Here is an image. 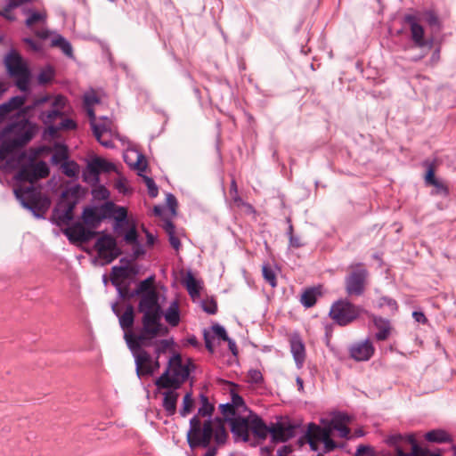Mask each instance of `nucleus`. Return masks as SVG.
<instances>
[{
    "instance_id": "13",
    "label": "nucleus",
    "mask_w": 456,
    "mask_h": 456,
    "mask_svg": "<svg viewBox=\"0 0 456 456\" xmlns=\"http://www.w3.org/2000/svg\"><path fill=\"white\" fill-rule=\"evenodd\" d=\"M353 271L346 277V291L349 296H362L365 290L368 270L362 263L352 265Z\"/></svg>"
},
{
    "instance_id": "61",
    "label": "nucleus",
    "mask_w": 456,
    "mask_h": 456,
    "mask_svg": "<svg viewBox=\"0 0 456 456\" xmlns=\"http://www.w3.org/2000/svg\"><path fill=\"white\" fill-rule=\"evenodd\" d=\"M203 336H204V341H205L206 348L208 350V352L213 353L214 352V346H213L212 339L210 338L209 333L205 330Z\"/></svg>"
},
{
    "instance_id": "59",
    "label": "nucleus",
    "mask_w": 456,
    "mask_h": 456,
    "mask_svg": "<svg viewBox=\"0 0 456 456\" xmlns=\"http://www.w3.org/2000/svg\"><path fill=\"white\" fill-rule=\"evenodd\" d=\"M68 157H67V154L65 151H57L55 152L52 158H51V160L53 164H58L60 161L61 160H64L66 159Z\"/></svg>"
},
{
    "instance_id": "54",
    "label": "nucleus",
    "mask_w": 456,
    "mask_h": 456,
    "mask_svg": "<svg viewBox=\"0 0 456 456\" xmlns=\"http://www.w3.org/2000/svg\"><path fill=\"white\" fill-rule=\"evenodd\" d=\"M91 126L94 135L95 136L97 141H100V138H102V134L107 131L106 127L102 125H97L95 124V122H92Z\"/></svg>"
},
{
    "instance_id": "44",
    "label": "nucleus",
    "mask_w": 456,
    "mask_h": 456,
    "mask_svg": "<svg viewBox=\"0 0 456 456\" xmlns=\"http://www.w3.org/2000/svg\"><path fill=\"white\" fill-rule=\"evenodd\" d=\"M424 20L430 26V27H440V21L436 15V13L434 11L428 10L423 12Z\"/></svg>"
},
{
    "instance_id": "37",
    "label": "nucleus",
    "mask_w": 456,
    "mask_h": 456,
    "mask_svg": "<svg viewBox=\"0 0 456 456\" xmlns=\"http://www.w3.org/2000/svg\"><path fill=\"white\" fill-rule=\"evenodd\" d=\"M129 276V268L128 266H118L115 265L111 268V278L110 281L112 285H118V279L123 278L126 279Z\"/></svg>"
},
{
    "instance_id": "8",
    "label": "nucleus",
    "mask_w": 456,
    "mask_h": 456,
    "mask_svg": "<svg viewBox=\"0 0 456 456\" xmlns=\"http://www.w3.org/2000/svg\"><path fill=\"white\" fill-rule=\"evenodd\" d=\"M4 65L8 74L15 78L16 86L21 92H27L31 73L21 55L12 49L4 57Z\"/></svg>"
},
{
    "instance_id": "7",
    "label": "nucleus",
    "mask_w": 456,
    "mask_h": 456,
    "mask_svg": "<svg viewBox=\"0 0 456 456\" xmlns=\"http://www.w3.org/2000/svg\"><path fill=\"white\" fill-rule=\"evenodd\" d=\"M193 364L188 359L183 362L181 355L176 354L168 360L167 368L157 379L155 384L159 388L178 389L189 378Z\"/></svg>"
},
{
    "instance_id": "60",
    "label": "nucleus",
    "mask_w": 456,
    "mask_h": 456,
    "mask_svg": "<svg viewBox=\"0 0 456 456\" xmlns=\"http://www.w3.org/2000/svg\"><path fill=\"white\" fill-rule=\"evenodd\" d=\"M115 188L122 193H126L127 191V187L126 184V179L119 178L115 182Z\"/></svg>"
},
{
    "instance_id": "38",
    "label": "nucleus",
    "mask_w": 456,
    "mask_h": 456,
    "mask_svg": "<svg viewBox=\"0 0 456 456\" xmlns=\"http://www.w3.org/2000/svg\"><path fill=\"white\" fill-rule=\"evenodd\" d=\"M62 173L70 178L77 176L79 167L75 161H64L61 167Z\"/></svg>"
},
{
    "instance_id": "43",
    "label": "nucleus",
    "mask_w": 456,
    "mask_h": 456,
    "mask_svg": "<svg viewBox=\"0 0 456 456\" xmlns=\"http://www.w3.org/2000/svg\"><path fill=\"white\" fill-rule=\"evenodd\" d=\"M54 76L53 69L51 67H46L42 69L37 75V81L41 85L50 82Z\"/></svg>"
},
{
    "instance_id": "9",
    "label": "nucleus",
    "mask_w": 456,
    "mask_h": 456,
    "mask_svg": "<svg viewBox=\"0 0 456 456\" xmlns=\"http://www.w3.org/2000/svg\"><path fill=\"white\" fill-rule=\"evenodd\" d=\"M79 185L69 188L61 194V200L53 210L52 221L58 226L73 220V210L78 201Z\"/></svg>"
},
{
    "instance_id": "14",
    "label": "nucleus",
    "mask_w": 456,
    "mask_h": 456,
    "mask_svg": "<svg viewBox=\"0 0 456 456\" xmlns=\"http://www.w3.org/2000/svg\"><path fill=\"white\" fill-rule=\"evenodd\" d=\"M37 131V125L31 123L26 118L12 122L6 126L0 133V137L9 135L16 140H22L26 134L29 135V142L32 140Z\"/></svg>"
},
{
    "instance_id": "62",
    "label": "nucleus",
    "mask_w": 456,
    "mask_h": 456,
    "mask_svg": "<svg viewBox=\"0 0 456 456\" xmlns=\"http://www.w3.org/2000/svg\"><path fill=\"white\" fill-rule=\"evenodd\" d=\"M168 240H169V243L170 245L176 250L179 249L180 246H181V242H180V240L175 236V233L174 234H170L168 236Z\"/></svg>"
},
{
    "instance_id": "31",
    "label": "nucleus",
    "mask_w": 456,
    "mask_h": 456,
    "mask_svg": "<svg viewBox=\"0 0 456 456\" xmlns=\"http://www.w3.org/2000/svg\"><path fill=\"white\" fill-rule=\"evenodd\" d=\"M119 325L121 329L125 331H132L131 328L134 325V311L132 305H127L125 312L118 316Z\"/></svg>"
},
{
    "instance_id": "58",
    "label": "nucleus",
    "mask_w": 456,
    "mask_h": 456,
    "mask_svg": "<svg viewBox=\"0 0 456 456\" xmlns=\"http://www.w3.org/2000/svg\"><path fill=\"white\" fill-rule=\"evenodd\" d=\"M289 247L298 248L303 247L305 244L301 241L300 237L296 235H291L289 239Z\"/></svg>"
},
{
    "instance_id": "19",
    "label": "nucleus",
    "mask_w": 456,
    "mask_h": 456,
    "mask_svg": "<svg viewBox=\"0 0 456 456\" xmlns=\"http://www.w3.org/2000/svg\"><path fill=\"white\" fill-rule=\"evenodd\" d=\"M231 431L235 441H248L250 430V415L247 418L237 417L230 419Z\"/></svg>"
},
{
    "instance_id": "24",
    "label": "nucleus",
    "mask_w": 456,
    "mask_h": 456,
    "mask_svg": "<svg viewBox=\"0 0 456 456\" xmlns=\"http://www.w3.org/2000/svg\"><path fill=\"white\" fill-rule=\"evenodd\" d=\"M290 352L297 369H301L305 361V346L299 335H294L289 340Z\"/></svg>"
},
{
    "instance_id": "45",
    "label": "nucleus",
    "mask_w": 456,
    "mask_h": 456,
    "mask_svg": "<svg viewBox=\"0 0 456 456\" xmlns=\"http://www.w3.org/2000/svg\"><path fill=\"white\" fill-rule=\"evenodd\" d=\"M117 289L118 297L122 299H130L135 296L136 294H134V290H130L128 285L122 286L120 283H118V285H114Z\"/></svg>"
},
{
    "instance_id": "48",
    "label": "nucleus",
    "mask_w": 456,
    "mask_h": 456,
    "mask_svg": "<svg viewBox=\"0 0 456 456\" xmlns=\"http://www.w3.org/2000/svg\"><path fill=\"white\" fill-rule=\"evenodd\" d=\"M144 181H145L146 186L148 188V193H149L150 197H151V198L157 197L158 193H159V189H158V186L156 185L154 180L151 177L145 176Z\"/></svg>"
},
{
    "instance_id": "2",
    "label": "nucleus",
    "mask_w": 456,
    "mask_h": 456,
    "mask_svg": "<svg viewBox=\"0 0 456 456\" xmlns=\"http://www.w3.org/2000/svg\"><path fill=\"white\" fill-rule=\"evenodd\" d=\"M228 433L224 421L220 418L214 419H208L202 424L197 416L190 419V428L187 432V442L190 448L196 447L207 448L204 456H216L217 448L210 446V442L214 438L216 445H223L226 443Z\"/></svg>"
},
{
    "instance_id": "34",
    "label": "nucleus",
    "mask_w": 456,
    "mask_h": 456,
    "mask_svg": "<svg viewBox=\"0 0 456 456\" xmlns=\"http://www.w3.org/2000/svg\"><path fill=\"white\" fill-rule=\"evenodd\" d=\"M425 437L428 442H433V443L451 442L450 435L442 429L431 430L426 434Z\"/></svg>"
},
{
    "instance_id": "52",
    "label": "nucleus",
    "mask_w": 456,
    "mask_h": 456,
    "mask_svg": "<svg viewBox=\"0 0 456 456\" xmlns=\"http://www.w3.org/2000/svg\"><path fill=\"white\" fill-rule=\"evenodd\" d=\"M221 413L225 417L229 418L230 416L235 415V408L233 404L224 403L220 405Z\"/></svg>"
},
{
    "instance_id": "39",
    "label": "nucleus",
    "mask_w": 456,
    "mask_h": 456,
    "mask_svg": "<svg viewBox=\"0 0 456 456\" xmlns=\"http://www.w3.org/2000/svg\"><path fill=\"white\" fill-rule=\"evenodd\" d=\"M194 408V400L191 393H186L183 396V406L180 410V415L182 417H186L190 414Z\"/></svg>"
},
{
    "instance_id": "64",
    "label": "nucleus",
    "mask_w": 456,
    "mask_h": 456,
    "mask_svg": "<svg viewBox=\"0 0 456 456\" xmlns=\"http://www.w3.org/2000/svg\"><path fill=\"white\" fill-rule=\"evenodd\" d=\"M412 316L415 319V321L418 322L426 323L428 322L427 317L425 316V314L422 312L415 311L412 313Z\"/></svg>"
},
{
    "instance_id": "22",
    "label": "nucleus",
    "mask_w": 456,
    "mask_h": 456,
    "mask_svg": "<svg viewBox=\"0 0 456 456\" xmlns=\"http://www.w3.org/2000/svg\"><path fill=\"white\" fill-rule=\"evenodd\" d=\"M1 138L2 142L0 143V160H4L8 155L12 153L15 150L21 148L29 142L28 134H26L20 141L13 139L9 135Z\"/></svg>"
},
{
    "instance_id": "47",
    "label": "nucleus",
    "mask_w": 456,
    "mask_h": 456,
    "mask_svg": "<svg viewBox=\"0 0 456 456\" xmlns=\"http://www.w3.org/2000/svg\"><path fill=\"white\" fill-rule=\"evenodd\" d=\"M379 307L387 306L392 313H395L398 309L397 302L388 297H382L379 302Z\"/></svg>"
},
{
    "instance_id": "35",
    "label": "nucleus",
    "mask_w": 456,
    "mask_h": 456,
    "mask_svg": "<svg viewBox=\"0 0 456 456\" xmlns=\"http://www.w3.org/2000/svg\"><path fill=\"white\" fill-rule=\"evenodd\" d=\"M30 162L33 167V175H35L34 179H36V181L48 176L50 170L47 164L45 161L40 160L35 163L33 162V160H30Z\"/></svg>"
},
{
    "instance_id": "63",
    "label": "nucleus",
    "mask_w": 456,
    "mask_h": 456,
    "mask_svg": "<svg viewBox=\"0 0 456 456\" xmlns=\"http://www.w3.org/2000/svg\"><path fill=\"white\" fill-rule=\"evenodd\" d=\"M34 33L37 37L41 39H46L52 34V32L47 28L35 30Z\"/></svg>"
},
{
    "instance_id": "23",
    "label": "nucleus",
    "mask_w": 456,
    "mask_h": 456,
    "mask_svg": "<svg viewBox=\"0 0 456 456\" xmlns=\"http://www.w3.org/2000/svg\"><path fill=\"white\" fill-rule=\"evenodd\" d=\"M270 436L274 442H286L294 436V427L283 422L271 424Z\"/></svg>"
},
{
    "instance_id": "6",
    "label": "nucleus",
    "mask_w": 456,
    "mask_h": 456,
    "mask_svg": "<svg viewBox=\"0 0 456 456\" xmlns=\"http://www.w3.org/2000/svg\"><path fill=\"white\" fill-rule=\"evenodd\" d=\"M105 218H107L105 204L101 208L86 207L83 210L82 219L88 228L81 223H76L65 228L63 233L70 242H88L98 234L94 230L98 228Z\"/></svg>"
},
{
    "instance_id": "21",
    "label": "nucleus",
    "mask_w": 456,
    "mask_h": 456,
    "mask_svg": "<svg viewBox=\"0 0 456 456\" xmlns=\"http://www.w3.org/2000/svg\"><path fill=\"white\" fill-rule=\"evenodd\" d=\"M374 330V339L377 341H385L388 339L392 333V325L389 320L381 316H371Z\"/></svg>"
},
{
    "instance_id": "1",
    "label": "nucleus",
    "mask_w": 456,
    "mask_h": 456,
    "mask_svg": "<svg viewBox=\"0 0 456 456\" xmlns=\"http://www.w3.org/2000/svg\"><path fill=\"white\" fill-rule=\"evenodd\" d=\"M352 417L347 413L335 412L331 419L324 424L323 427L314 423H310L304 436L305 442L309 444L312 451H321L322 452H330L339 447L332 439V432L338 431V436L348 439L350 437V428L347 424L351 423Z\"/></svg>"
},
{
    "instance_id": "20",
    "label": "nucleus",
    "mask_w": 456,
    "mask_h": 456,
    "mask_svg": "<svg viewBox=\"0 0 456 456\" xmlns=\"http://www.w3.org/2000/svg\"><path fill=\"white\" fill-rule=\"evenodd\" d=\"M423 165L427 167L425 175V183L435 187L434 194L447 196L449 194L448 187L439 179L435 177L434 163L429 160H425Z\"/></svg>"
},
{
    "instance_id": "26",
    "label": "nucleus",
    "mask_w": 456,
    "mask_h": 456,
    "mask_svg": "<svg viewBox=\"0 0 456 456\" xmlns=\"http://www.w3.org/2000/svg\"><path fill=\"white\" fill-rule=\"evenodd\" d=\"M405 22L410 26L411 39L419 47H423L426 43L424 40V28L419 23L418 18L413 14H407L404 17Z\"/></svg>"
},
{
    "instance_id": "32",
    "label": "nucleus",
    "mask_w": 456,
    "mask_h": 456,
    "mask_svg": "<svg viewBox=\"0 0 456 456\" xmlns=\"http://www.w3.org/2000/svg\"><path fill=\"white\" fill-rule=\"evenodd\" d=\"M24 13L28 15L25 25L30 29H32L36 23L45 24L46 22L47 14L45 11L36 12L32 9H28L24 11Z\"/></svg>"
},
{
    "instance_id": "4",
    "label": "nucleus",
    "mask_w": 456,
    "mask_h": 456,
    "mask_svg": "<svg viewBox=\"0 0 456 456\" xmlns=\"http://www.w3.org/2000/svg\"><path fill=\"white\" fill-rule=\"evenodd\" d=\"M33 167L29 161L26 165H22L19 171L15 174L14 179L19 183L28 182L30 183L28 186H15L13 189L16 199L20 201L21 206L31 211L32 214L37 217H43L44 213L50 205V200L47 197L44 196L38 188H36L33 183L36 181L32 171Z\"/></svg>"
},
{
    "instance_id": "25",
    "label": "nucleus",
    "mask_w": 456,
    "mask_h": 456,
    "mask_svg": "<svg viewBox=\"0 0 456 456\" xmlns=\"http://www.w3.org/2000/svg\"><path fill=\"white\" fill-rule=\"evenodd\" d=\"M124 240L126 244L133 246V255L135 258L143 256L145 250L143 246L138 240V232L136 230V224L134 220L131 219V226L124 233Z\"/></svg>"
},
{
    "instance_id": "5",
    "label": "nucleus",
    "mask_w": 456,
    "mask_h": 456,
    "mask_svg": "<svg viewBox=\"0 0 456 456\" xmlns=\"http://www.w3.org/2000/svg\"><path fill=\"white\" fill-rule=\"evenodd\" d=\"M153 277L151 276L139 282L134 294L140 296L138 311L142 314V325L149 331L150 324H162V309L159 305V294L152 287Z\"/></svg>"
},
{
    "instance_id": "51",
    "label": "nucleus",
    "mask_w": 456,
    "mask_h": 456,
    "mask_svg": "<svg viewBox=\"0 0 456 456\" xmlns=\"http://www.w3.org/2000/svg\"><path fill=\"white\" fill-rule=\"evenodd\" d=\"M61 130H74L77 128V123L71 118H64L59 124Z\"/></svg>"
},
{
    "instance_id": "18",
    "label": "nucleus",
    "mask_w": 456,
    "mask_h": 456,
    "mask_svg": "<svg viewBox=\"0 0 456 456\" xmlns=\"http://www.w3.org/2000/svg\"><path fill=\"white\" fill-rule=\"evenodd\" d=\"M115 170V166L111 162H109L102 158L93 159L86 166V169L84 172V180H88V175H91L94 181L99 180V175L101 172H110Z\"/></svg>"
},
{
    "instance_id": "46",
    "label": "nucleus",
    "mask_w": 456,
    "mask_h": 456,
    "mask_svg": "<svg viewBox=\"0 0 456 456\" xmlns=\"http://www.w3.org/2000/svg\"><path fill=\"white\" fill-rule=\"evenodd\" d=\"M26 102V97L23 95H16L12 96L9 101H7V104L12 111L19 110Z\"/></svg>"
},
{
    "instance_id": "56",
    "label": "nucleus",
    "mask_w": 456,
    "mask_h": 456,
    "mask_svg": "<svg viewBox=\"0 0 456 456\" xmlns=\"http://www.w3.org/2000/svg\"><path fill=\"white\" fill-rule=\"evenodd\" d=\"M202 306L203 310L209 314H215L217 312L216 303L213 300L209 302H203Z\"/></svg>"
},
{
    "instance_id": "42",
    "label": "nucleus",
    "mask_w": 456,
    "mask_h": 456,
    "mask_svg": "<svg viewBox=\"0 0 456 456\" xmlns=\"http://www.w3.org/2000/svg\"><path fill=\"white\" fill-rule=\"evenodd\" d=\"M262 273L265 280L273 287H276L277 281H276V275L273 272V270L268 265H265L262 268Z\"/></svg>"
},
{
    "instance_id": "36",
    "label": "nucleus",
    "mask_w": 456,
    "mask_h": 456,
    "mask_svg": "<svg viewBox=\"0 0 456 456\" xmlns=\"http://www.w3.org/2000/svg\"><path fill=\"white\" fill-rule=\"evenodd\" d=\"M200 398L201 405L198 409L197 418L199 419V416L210 418L214 411L213 404L209 403L208 396L203 394H200Z\"/></svg>"
},
{
    "instance_id": "15",
    "label": "nucleus",
    "mask_w": 456,
    "mask_h": 456,
    "mask_svg": "<svg viewBox=\"0 0 456 456\" xmlns=\"http://www.w3.org/2000/svg\"><path fill=\"white\" fill-rule=\"evenodd\" d=\"M94 247L98 251L99 257L104 259L106 264L111 263L122 253L118 247L116 239L110 234L99 237Z\"/></svg>"
},
{
    "instance_id": "16",
    "label": "nucleus",
    "mask_w": 456,
    "mask_h": 456,
    "mask_svg": "<svg viewBox=\"0 0 456 456\" xmlns=\"http://www.w3.org/2000/svg\"><path fill=\"white\" fill-rule=\"evenodd\" d=\"M105 211L107 217L111 216L114 219L113 230L118 235H124L125 228L126 231L131 226V221L127 218V210L125 207L116 206L112 202L105 203Z\"/></svg>"
},
{
    "instance_id": "29",
    "label": "nucleus",
    "mask_w": 456,
    "mask_h": 456,
    "mask_svg": "<svg viewBox=\"0 0 456 456\" xmlns=\"http://www.w3.org/2000/svg\"><path fill=\"white\" fill-rule=\"evenodd\" d=\"M162 316H164L166 322L171 327H176L180 322V310L178 302L176 300L171 302L165 313L162 312Z\"/></svg>"
},
{
    "instance_id": "30",
    "label": "nucleus",
    "mask_w": 456,
    "mask_h": 456,
    "mask_svg": "<svg viewBox=\"0 0 456 456\" xmlns=\"http://www.w3.org/2000/svg\"><path fill=\"white\" fill-rule=\"evenodd\" d=\"M51 46L58 47L69 58L73 59V48L71 44L61 35L56 34L52 38Z\"/></svg>"
},
{
    "instance_id": "3",
    "label": "nucleus",
    "mask_w": 456,
    "mask_h": 456,
    "mask_svg": "<svg viewBox=\"0 0 456 456\" xmlns=\"http://www.w3.org/2000/svg\"><path fill=\"white\" fill-rule=\"evenodd\" d=\"M167 331V328L163 324H150L148 332L142 325V330L137 335L133 331L124 333L126 343L134 357L138 378L152 375V358L146 350L142 349V346H151L154 338L159 336H165Z\"/></svg>"
},
{
    "instance_id": "10",
    "label": "nucleus",
    "mask_w": 456,
    "mask_h": 456,
    "mask_svg": "<svg viewBox=\"0 0 456 456\" xmlns=\"http://www.w3.org/2000/svg\"><path fill=\"white\" fill-rule=\"evenodd\" d=\"M387 443L395 446V456H440L438 453H430L422 449L417 444L413 435L403 436L400 434H394L387 438Z\"/></svg>"
},
{
    "instance_id": "28",
    "label": "nucleus",
    "mask_w": 456,
    "mask_h": 456,
    "mask_svg": "<svg viewBox=\"0 0 456 456\" xmlns=\"http://www.w3.org/2000/svg\"><path fill=\"white\" fill-rule=\"evenodd\" d=\"M169 390L163 393L162 406L168 416H172L176 412V403L179 394L176 389L168 388Z\"/></svg>"
},
{
    "instance_id": "12",
    "label": "nucleus",
    "mask_w": 456,
    "mask_h": 456,
    "mask_svg": "<svg viewBox=\"0 0 456 456\" xmlns=\"http://www.w3.org/2000/svg\"><path fill=\"white\" fill-rule=\"evenodd\" d=\"M47 102L50 104V109L42 110L38 118L45 125L53 124L57 118L63 115V110L66 106V98L64 96L57 95L52 98L46 95L40 97L35 100L32 106H28L26 110H29Z\"/></svg>"
},
{
    "instance_id": "33",
    "label": "nucleus",
    "mask_w": 456,
    "mask_h": 456,
    "mask_svg": "<svg viewBox=\"0 0 456 456\" xmlns=\"http://www.w3.org/2000/svg\"><path fill=\"white\" fill-rule=\"evenodd\" d=\"M321 295V292L316 288H309L304 291L301 295L300 302L306 307L310 308L316 303L317 297Z\"/></svg>"
},
{
    "instance_id": "49",
    "label": "nucleus",
    "mask_w": 456,
    "mask_h": 456,
    "mask_svg": "<svg viewBox=\"0 0 456 456\" xmlns=\"http://www.w3.org/2000/svg\"><path fill=\"white\" fill-rule=\"evenodd\" d=\"M230 195H231L233 202L236 203L237 205H240L242 202V200L239 195L238 186H237L235 179H232L231 182Z\"/></svg>"
},
{
    "instance_id": "55",
    "label": "nucleus",
    "mask_w": 456,
    "mask_h": 456,
    "mask_svg": "<svg viewBox=\"0 0 456 456\" xmlns=\"http://www.w3.org/2000/svg\"><path fill=\"white\" fill-rule=\"evenodd\" d=\"M167 205L169 208L173 215H175V209L177 207L176 198L172 193L167 194Z\"/></svg>"
},
{
    "instance_id": "57",
    "label": "nucleus",
    "mask_w": 456,
    "mask_h": 456,
    "mask_svg": "<svg viewBox=\"0 0 456 456\" xmlns=\"http://www.w3.org/2000/svg\"><path fill=\"white\" fill-rule=\"evenodd\" d=\"M355 456H373V451L369 446L361 445L358 447Z\"/></svg>"
},
{
    "instance_id": "53",
    "label": "nucleus",
    "mask_w": 456,
    "mask_h": 456,
    "mask_svg": "<svg viewBox=\"0 0 456 456\" xmlns=\"http://www.w3.org/2000/svg\"><path fill=\"white\" fill-rule=\"evenodd\" d=\"M99 102V98L94 94H86L84 96V106L93 107L94 104Z\"/></svg>"
},
{
    "instance_id": "41",
    "label": "nucleus",
    "mask_w": 456,
    "mask_h": 456,
    "mask_svg": "<svg viewBox=\"0 0 456 456\" xmlns=\"http://www.w3.org/2000/svg\"><path fill=\"white\" fill-rule=\"evenodd\" d=\"M185 283H186V289L188 290V293L191 297L199 295L200 290H199L198 281L193 277L192 274H191V273L188 274Z\"/></svg>"
},
{
    "instance_id": "50",
    "label": "nucleus",
    "mask_w": 456,
    "mask_h": 456,
    "mask_svg": "<svg viewBox=\"0 0 456 456\" xmlns=\"http://www.w3.org/2000/svg\"><path fill=\"white\" fill-rule=\"evenodd\" d=\"M211 329H212L214 335L216 336L219 339H221L223 341H225L226 339H228L227 332L222 325L216 323V324H214L211 327Z\"/></svg>"
},
{
    "instance_id": "40",
    "label": "nucleus",
    "mask_w": 456,
    "mask_h": 456,
    "mask_svg": "<svg viewBox=\"0 0 456 456\" xmlns=\"http://www.w3.org/2000/svg\"><path fill=\"white\" fill-rule=\"evenodd\" d=\"M247 381L253 385H261L264 382L262 372L257 369H250L248 371Z\"/></svg>"
},
{
    "instance_id": "17",
    "label": "nucleus",
    "mask_w": 456,
    "mask_h": 456,
    "mask_svg": "<svg viewBox=\"0 0 456 456\" xmlns=\"http://www.w3.org/2000/svg\"><path fill=\"white\" fill-rule=\"evenodd\" d=\"M375 348L370 338L355 342L349 347L351 358L356 362H364L370 360L374 354Z\"/></svg>"
},
{
    "instance_id": "27",
    "label": "nucleus",
    "mask_w": 456,
    "mask_h": 456,
    "mask_svg": "<svg viewBox=\"0 0 456 456\" xmlns=\"http://www.w3.org/2000/svg\"><path fill=\"white\" fill-rule=\"evenodd\" d=\"M250 430L259 439H265L270 435L271 426L268 427L256 414L250 413Z\"/></svg>"
},
{
    "instance_id": "11",
    "label": "nucleus",
    "mask_w": 456,
    "mask_h": 456,
    "mask_svg": "<svg viewBox=\"0 0 456 456\" xmlns=\"http://www.w3.org/2000/svg\"><path fill=\"white\" fill-rule=\"evenodd\" d=\"M363 309L347 299H339L330 307L329 315L339 326H346L355 321Z\"/></svg>"
}]
</instances>
